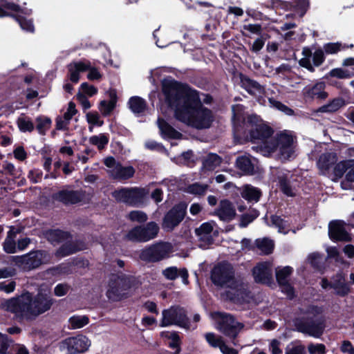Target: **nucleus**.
Here are the masks:
<instances>
[{
    "mask_svg": "<svg viewBox=\"0 0 354 354\" xmlns=\"http://www.w3.org/2000/svg\"><path fill=\"white\" fill-rule=\"evenodd\" d=\"M162 89L176 120L198 129L210 127L213 114L211 110L203 105L202 101L210 103L211 96L203 94V98H201L196 91L169 79L162 81Z\"/></svg>",
    "mask_w": 354,
    "mask_h": 354,
    "instance_id": "1",
    "label": "nucleus"
},
{
    "mask_svg": "<svg viewBox=\"0 0 354 354\" xmlns=\"http://www.w3.org/2000/svg\"><path fill=\"white\" fill-rule=\"evenodd\" d=\"M233 124L236 133L242 129L248 131L251 141L259 143V151L266 156L277 151V155L282 160H289L295 156L294 138L290 133L285 131L277 135L273 139L271 136L273 130L258 115L244 116V107L236 104L232 106Z\"/></svg>",
    "mask_w": 354,
    "mask_h": 354,
    "instance_id": "2",
    "label": "nucleus"
},
{
    "mask_svg": "<svg viewBox=\"0 0 354 354\" xmlns=\"http://www.w3.org/2000/svg\"><path fill=\"white\" fill-rule=\"evenodd\" d=\"M53 304L50 288H41L35 296L26 292L5 301L1 306L3 309L14 313L18 317L33 319L49 310Z\"/></svg>",
    "mask_w": 354,
    "mask_h": 354,
    "instance_id": "3",
    "label": "nucleus"
},
{
    "mask_svg": "<svg viewBox=\"0 0 354 354\" xmlns=\"http://www.w3.org/2000/svg\"><path fill=\"white\" fill-rule=\"evenodd\" d=\"M211 279L215 285L230 288L227 297L234 303L243 304L252 301L248 284L234 277L231 264L223 262L216 265L212 270Z\"/></svg>",
    "mask_w": 354,
    "mask_h": 354,
    "instance_id": "4",
    "label": "nucleus"
},
{
    "mask_svg": "<svg viewBox=\"0 0 354 354\" xmlns=\"http://www.w3.org/2000/svg\"><path fill=\"white\" fill-rule=\"evenodd\" d=\"M321 308L312 306L305 313L304 317L295 322L297 330L301 333L319 338L325 328L324 319Z\"/></svg>",
    "mask_w": 354,
    "mask_h": 354,
    "instance_id": "5",
    "label": "nucleus"
},
{
    "mask_svg": "<svg viewBox=\"0 0 354 354\" xmlns=\"http://www.w3.org/2000/svg\"><path fill=\"white\" fill-rule=\"evenodd\" d=\"M172 325L178 326L186 330H194L196 328V325H192L189 323L184 308L177 306L165 309L162 312L160 326L167 327Z\"/></svg>",
    "mask_w": 354,
    "mask_h": 354,
    "instance_id": "6",
    "label": "nucleus"
},
{
    "mask_svg": "<svg viewBox=\"0 0 354 354\" xmlns=\"http://www.w3.org/2000/svg\"><path fill=\"white\" fill-rule=\"evenodd\" d=\"M130 288L129 278L113 274L109 279L106 295L109 299L118 301L129 295Z\"/></svg>",
    "mask_w": 354,
    "mask_h": 354,
    "instance_id": "7",
    "label": "nucleus"
},
{
    "mask_svg": "<svg viewBox=\"0 0 354 354\" xmlns=\"http://www.w3.org/2000/svg\"><path fill=\"white\" fill-rule=\"evenodd\" d=\"M9 11L17 12L16 19L19 22L21 29L28 32L34 31V25L31 20H28L24 15H30L32 12L30 9H21L17 5L9 3L5 0H0V17H6L10 15Z\"/></svg>",
    "mask_w": 354,
    "mask_h": 354,
    "instance_id": "8",
    "label": "nucleus"
},
{
    "mask_svg": "<svg viewBox=\"0 0 354 354\" xmlns=\"http://www.w3.org/2000/svg\"><path fill=\"white\" fill-rule=\"evenodd\" d=\"M68 75L71 81L77 83L80 80V73L88 71L87 78L89 80H99L102 74L96 67L92 66L88 60L74 62L68 65Z\"/></svg>",
    "mask_w": 354,
    "mask_h": 354,
    "instance_id": "9",
    "label": "nucleus"
},
{
    "mask_svg": "<svg viewBox=\"0 0 354 354\" xmlns=\"http://www.w3.org/2000/svg\"><path fill=\"white\" fill-rule=\"evenodd\" d=\"M212 315L217 322L216 328L230 337L234 338L243 327L242 324L236 322L230 315L215 313Z\"/></svg>",
    "mask_w": 354,
    "mask_h": 354,
    "instance_id": "10",
    "label": "nucleus"
},
{
    "mask_svg": "<svg viewBox=\"0 0 354 354\" xmlns=\"http://www.w3.org/2000/svg\"><path fill=\"white\" fill-rule=\"evenodd\" d=\"M172 245L169 243H158L141 250L140 258L149 262L159 261L169 257Z\"/></svg>",
    "mask_w": 354,
    "mask_h": 354,
    "instance_id": "11",
    "label": "nucleus"
},
{
    "mask_svg": "<svg viewBox=\"0 0 354 354\" xmlns=\"http://www.w3.org/2000/svg\"><path fill=\"white\" fill-rule=\"evenodd\" d=\"M91 340L80 335L65 339L59 344V349L65 354H76L86 351L91 346Z\"/></svg>",
    "mask_w": 354,
    "mask_h": 354,
    "instance_id": "12",
    "label": "nucleus"
},
{
    "mask_svg": "<svg viewBox=\"0 0 354 354\" xmlns=\"http://www.w3.org/2000/svg\"><path fill=\"white\" fill-rule=\"evenodd\" d=\"M159 231L158 225L154 222H149L145 226H137L127 234L128 240L137 242H146L154 239Z\"/></svg>",
    "mask_w": 354,
    "mask_h": 354,
    "instance_id": "13",
    "label": "nucleus"
},
{
    "mask_svg": "<svg viewBox=\"0 0 354 354\" xmlns=\"http://www.w3.org/2000/svg\"><path fill=\"white\" fill-rule=\"evenodd\" d=\"M104 165L108 168L109 175L113 179L118 180H127L131 178L135 170L131 166H122L120 162H116L113 157H108L104 159Z\"/></svg>",
    "mask_w": 354,
    "mask_h": 354,
    "instance_id": "14",
    "label": "nucleus"
},
{
    "mask_svg": "<svg viewBox=\"0 0 354 354\" xmlns=\"http://www.w3.org/2000/svg\"><path fill=\"white\" fill-rule=\"evenodd\" d=\"M186 209L187 205L184 203H180L169 211L163 220V229L171 231L177 226L183 220Z\"/></svg>",
    "mask_w": 354,
    "mask_h": 354,
    "instance_id": "15",
    "label": "nucleus"
},
{
    "mask_svg": "<svg viewBox=\"0 0 354 354\" xmlns=\"http://www.w3.org/2000/svg\"><path fill=\"white\" fill-rule=\"evenodd\" d=\"M143 196L144 190L139 188H122L113 192V196L118 201L133 205L140 203Z\"/></svg>",
    "mask_w": 354,
    "mask_h": 354,
    "instance_id": "16",
    "label": "nucleus"
},
{
    "mask_svg": "<svg viewBox=\"0 0 354 354\" xmlns=\"http://www.w3.org/2000/svg\"><path fill=\"white\" fill-rule=\"evenodd\" d=\"M275 172L278 185L281 192L287 196H294L295 195V186L293 184V176L290 171L285 169H276Z\"/></svg>",
    "mask_w": 354,
    "mask_h": 354,
    "instance_id": "17",
    "label": "nucleus"
},
{
    "mask_svg": "<svg viewBox=\"0 0 354 354\" xmlns=\"http://www.w3.org/2000/svg\"><path fill=\"white\" fill-rule=\"evenodd\" d=\"M303 57L299 60V64L301 66L306 68L310 72L315 71L314 66L311 64L310 57H313V65L315 66H320L324 61V51L322 49L316 50L313 54L308 48H304L302 50Z\"/></svg>",
    "mask_w": 354,
    "mask_h": 354,
    "instance_id": "18",
    "label": "nucleus"
},
{
    "mask_svg": "<svg viewBox=\"0 0 354 354\" xmlns=\"http://www.w3.org/2000/svg\"><path fill=\"white\" fill-rule=\"evenodd\" d=\"M346 224L342 221H332L328 225L330 239L335 241H349L351 236L348 232Z\"/></svg>",
    "mask_w": 354,
    "mask_h": 354,
    "instance_id": "19",
    "label": "nucleus"
},
{
    "mask_svg": "<svg viewBox=\"0 0 354 354\" xmlns=\"http://www.w3.org/2000/svg\"><path fill=\"white\" fill-rule=\"evenodd\" d=\"M195 232L201 242L200 247L205 248L213 243L216 231L214 230V225L212 223H203Z\"/></svg>",
    "mask_w": 354,
    "mask_h": 354,
    "instance_id": "20",
    "label": "nucleus"
},
{
    "mask_svg": "<svg viewBox=\"0 0 354 354\" xmlns=\"http://www.w3.org/2000/svg\"><path fill=\"white\" fill-rule=\"evenodd\" d=\"M253 276L256 282L269 283L272 276V263L263 262L253 268Z\"/></svg>",
    "mask_w": 354,
    "mask_h": 354,
    "instance_id": "21",
    "label": "nucleus"
},
{
    "mask_svg": "<svg viewBox=\"0 0 354 354\" xmlns=\"http://www.w3.org/2000/svg\"><path fill=\"white\" fill-rule=\"evenodd\" d=\"M337 161V157L334 152H328L322 154L317 162V166L323 175H326Z\"/></svg>",
    "mask_w": 354,
    "mask_h": 354,
    "instance_id": "22",
    "label": "nucleus"
},
{
    "mask_svg": "<svg viewBox=\"0 0 354 354\" xmlns=\"http://www.w3.org/2000/svg\"><path fill=\"white\" fill-rule=\"evenodd\" d=\"M330 288L335 295L340 297L346 296L351 292L350 286L342 273H337L331 279Z\"/></svg>",
    "mask_w": 354,
    "mask_h": 354,
    "instance_id": "23",
    "label": "nucleus"
},
{
    "mask_svg": "<svg viewBox=\"0 0 354 354\" xmlns=\"http://www.w3.org/2000/svg\"><path fill=\"white\" fill-rule=\"evenodd\" d=\"M326 84L324 82H317L313 86H307L304 90L303 93L305 97L311 99L324 100L327 97L328 94L324 91Z\"/></svg>",
    "mask_w": 354,
    "mask_h": 354,
    "instance_id": "24",
    "label": "nucleus"
},
{
    "mask_svg": "<svg viewBox=\"0 0 354 354\" xmlns=\"http://www.w3.org/2000/svg\"><path fill=\"white\" fill-rule=\"evenodd\" d=\"M49 261L48 254L44 251H36L26 254L27 270H31L39 267L41 264Z\"/></svg>",
    "mask_w": 354,
    "mask_h": 354,
    "instance_id": "25",
    "label": "nucleus"
},
{
    "mask_svg": "<svg viewBox=\"0 0 354 354\" xmlns=\"http://www.w3.org/2000/svg\"><path fill=\"white\" fill-rule=\"evenodd\" d=\"M219 218L224 221L232 220L236 216V210L233 205L227 200L221 201L216 211Z\"/></svg>",
    "mask_w": 354,
    "mask_h": 354,
    "instance_id": "26",
    "label": "nucleus"
},
{
    "mask_svg": "<svg viewBox=\"0 0 354 354\" xmlns=\"http://www.w3.org/2000/svg\"><path fill=\"white\" fill-rule=\"evenodd\" d=\"M162 274L168 280H174L178 277H181L183 283L188 284V272L185 268L178 269L175 266L167 268L162 270Z\"/></svg>",
    "mask_w": 354,
    "mask_h": 354,
    "instance_id": "27",
    "label": "nucleus"
},
{
    "mask_svg": "<svg viewBox=\"0 0 354 354\" xmlns=\"http://www.w3.org/2000/svg\"><path fill=\"white\" fill-rule=\"evenodd\" d=\"M55 198L65 204H75L82 199V194L79 192L62 190L57 193Z\"/></svg>",
    "mask_w": 354,
    "mask_h": 354,
    "instance_id": "28",
    "label": "nucleus"
},
{
    "mask_svg": "<svg viewBox=\"0 0 354 354\" xmlns=\"http://www.w3.org/2000/svg\"><path fill=\"white\" fill-rule=\"evenodd\" d=\"M157 122L160 133L163 138L178 139L182 136L181 133L176 131L163 120L158 118Z\"/></svg>",
    "mask_w": 354,
    "mask_h": 354,
    "instance_id": "29",
    "label": "nucleus"
},
{
    "mask_svg": "<svg viewBox=\"0 0 354 354\" xmlns=\"http://www.w3.org/2000/svg\"><path fill=\"white\" fill-rule=\"evenodd\" d=\"M242 86L250 94L256 97H260L264 92V88L258 82L248 78L242 80Z\"/></svg>",
    "mask_w": 354,
    "mask_h": 354,
    "instance_id": "30",
    "label": "nucleus"
},
{
    "mask_svg": "<svg viewBox=\"0 0 354 354\" xmlns=\"http://www.w3.org/2000/svg\"><path fill=\"white\" fill-rule=\"evenodd\" d=\"M129 107L135 114H140L146 109L145 101L138 96L131 97L129 100Z\"/></svg>",
    "mask_w": 354,
    "mask_h": 354,
    "instance_id": "31",
    "label": "nucleus"
},
{
    "mask_svg": "<svg viewBox=\"0 0 354 354\" xmlns=\"http://www.w3.org/2000/svg\"><path fill=\"white\" fill-rule=\"evenodd\" d=\"M51 120L44 115H39L35 118L36 129L41 135H45L51 126Z\"/></svg>",
    "mask_w": 354,
    "mask_h": 354,
    "instance_id": "32",
    "label": "nucleus"
},
{
    "mask_svg": "<svg viewBox=\"0 0 354 354\" xmlns=\"http://www.w3.org/2000/svg\"><path fill=\"white\" fill-rule=\"evenodd\" d=\"M243 198L248 201L257 202L260 198L261 192L257 188L251 185H245L241 193Z\"/></svg>",
    "mask_w": 354,
    "mask_h": 354,
    "instance_id": "33",
    "label": "nucleus"
},
{
    "mask_svg": "<svg viewBox=\"0 0 354 354\" xmlns=\"http://www.w3.org/2000/svg\"><path fill=\"white\" fill-rule=\"evenodd\" d=\"M221 160L220 157L215 154L211 153L207 156L203 162V168L207 171H213L220 165Z\"/></svg>",
    "mask_w": 354,
    "mask_h": 354,
    "instance_id": "34",
    "label": "nucleus"
},
{
    "mask_svg": "<svg viewBox=\"0 0 354 354\" xmlns=\"http://www.w3.org/2000/svg\"><path fill=\"white\" fill-rule=\"evenodd\" d=\"M255 243L257 248L264 254L272 253L274 246L273 241L268 238L258 239Z\"/></svg>",
    "mask_w": 354,
    "mask_h": 354,
    "instance_id": "35",
    "label": "nucleus"
},
{
    "mask_svg": "<svg viewBox=\"0 0 354 354\" xmlns=\"http://www.w3.org/2000/svg\"><path fill=\"white\" fill-rule=\"evenodd\" d=\"M46 236L48 240L53 243L67 240L70 236L68 233L59 230H49L46 232Z\"/></svg>",
    "mask_w": 354,
    "mask_h": 354,
    "instance_id": "36",
    "label": "nucleus"
},
{
    "mask_svg": "<svg viewBox=\"0 0 354 354\" xmlns=\"http://www.w3.org/2000/svg\"><path fill=\"white\" fill-rule=\"evenodd\" d=\"M70 328L72 329H79L89 323V318L86 315H73L68 319Z\"/></svg>",
    "mask_w": 354,
    "mask_h": 354,
    "instance_id": "37",
    "label": "nucleus"
},
{
    "mask_svg": "<svg viewBox=\"0 0 354 354\" xmlns=\"http://www.w3.org/2000/svg\"><path fill=\"white\" fill-rule=\"evenodd\" d=\"M347 171L344 180L341 183V187L343 189H351L352 183H354V160H352Z\"/></svg>",
    "mask_w": 354,
    "mask_h": 354,
    "instance_id": "38",
    "label": "nucleus"
},
{
    "mask_svg": "<svg viewBox=\"0 0 354 354\" xmlns=\"http://www.w3.org/2000/svg\"><path fill=\"white\" fill-rule=\"evenodd\" d=\"M109 140V137L104 133H100L89 138V142L91 145L96 146L100 150L104 148V147L108 144Z\"/></svg>",
    "mask_w": 354,
    "mask_h": 354,
    "instance_id": "39",
    "label": "nucleus"
},
{
    "mask_svg": "<svg viewBox=\"0 0 354 354\" xmlns=\"http://www.w3.org/2000/svg\"><path fill=\"white\" fill-rule=\"evenodd\" d=\"M292 272V268L290 266L277 268L276 269V278L279 284L288 282V279Z\"/></svg>",
    "mask_w": 354,
    "mask_h": 354,
    "instance_id": "40",
    "label": "nucleus"
},
{
    "mask_svg": "<svg viewBox=\"0 0 354 354\" xmlns=\"http://www.w3.org/2000/svg\"><path fill=\"white\" fill-rule=\"evenodd\" d=\"M353 46V44L346 46L339 42L328 43L324 46V50L328 54H335L339 51L345 50L348 47L352 48Z\"/></svg>",
    "mask_w": 354,
    "mask_h": 354,
    "instance_id": "41",
    "label": "nucleus"
},
{
    "mask_svg": "<svg viewBox=\"0 0 354 354\" xmlns=\"http://www.w3.org/2000/svg\"><path fill=\"white\" fill-rule=\"evenodd\" d=\"M17 123L22 132H31L34 129V124L29 118L21 116L17 119Z\"/></svg>",
    "mask_w": 354,
    "mask_h": 354,
    "instance_id": "42",
    "label": "nucleus"
},
{
    "mask_svg": "<svg viewBox=\"0 0 354 354\" xmlns=\"http://www.w3.org/2000/svg\"><path fill=\"white\" fill-rule=\"evenodd\" d=\"M352 162V160L340 161L335 163L333 166V173L336 177H342L343 174L348 170L349 165Z\"/></svg>",
    "mask_w": 354,
    "mask_h": 354,
    "instance_id": "43",
    "label": "nucleus"
},
{
    "mask_svg": "<svg viewBox=\"0 0 354 354\" xmlns=\"http://www.w3.org/2000/svg\"><path fill=\"white\" fill-rule=\"evenodd\" d=\"M271 222L272 225L278 228V232L283 234H287L288 230V223L283 218L278 216H271Z\"/></svg>",
    "mask_w": 354,
    "mask_h": 354,
    "instance_id": "44",
    "label": "nucleus"
},
{
    "mask_svg": "<svg viewBox=\"0 0 354 354\" xmlns=\"http://www.w3.org/2000/svg\"><path fill=\"white\" fill-rule=\"evenodd\" d=\"M79 249H77L76 247L73 245L71 243H66V244L63 245L57 252H56V256L58 257H64L68 255H70L76 251H77Z\"/></svg>",
    "mask_w": 354,
    "mask_h": 354,
    "instance_id": "45",
    "label": "nucleus"
},
{
    "mask_svg": "<svg viewBox=\"0 0 354 354\" xmlns=\"http://www.w3.org/2000/svg\"><path fill=\"white\" fill-rule=\"evenodd\" d=\"M239 169L244 172H250L252 171V165L250 160L246 156L239 157L236 162Z\"/></svg>",
    "mask_w": 354,
    "mask_h": 354,
    "instance_id": "46",
    "label": "nucleus"
},
{
    "mask_svg": "<svg viewBox=\"0 0 354 354\" xmlns=\"http://www.w3.org/2000/svg\"><path fill=\"white\" fill-rule=\"evenodd\" d=\"M205 337L207 342L212 347H218L221 349L222 346L225 344L223 339L221 337H218L212 333H206Z\"/></svg>",
    "mask_w": 354,
    "mask_h": 354,
    "instance_id": "47",
    "label": "nucleus"
},
{
    "mask_svg": "<svg viewBox=\"0 0 354 354\" xmlns=\"http://www.w3.org/2000/svg\"><path fill=\"white\" fill-rule=\"evenodd\" d=\"M345 102L342 98H336L322 107L324 111L335 112L344 106Z\"/></svg>",
    "mask_w": 354,
    "mask_h": 354,
    "instance_id": "48",
    "label": "nucleus"
},
{
    "mask_svg": "<svg viewBox=\"0 0 354 354\" xmlns=\"http://www.w3.org/2000/svg\"><path fill=\"white\" fill-rule=\"evenodd\" d=\"M86 120L88 124L92 125L89 127V131H93V126L101 127L103 124V121L100 120V115L96 112H88L86 115Z\"/></svg>",
    "mask_w": 354,
    "mask_h": 354,
    "instance_id": "49",
    "label": "nucleus"
},
{
    "mask_svg": "<svg viewBox=\"0 0 354 354\" xmlns=\"http://www.w3.org/2000/svg\"><path fill=\"white\" fill-rule=\"evenodd\" d=\"M127 218L130 221L137 223H144L148 218L147 214L140 210H133L130 212L128 214Z\"/></svg>",
    "mask_w": 354,
    "mask_h": 354,
    "instance_id": "50",
    "label": "nucleus"
},
{
    "mask_svg": "<svg viewBox=\"0 0 354 354\" xmlns=\"http://www.w3.org/2000/svg\"><path fill=\"white\" fill-rule=\"evenodd\" d=\"M115 107V101L111 100L110 101L103 100L100 103L99 110L104 116L109 115Z\"/></svg>",
    "mask_w": 354,
    "mask_h": 354,
    "instance_id": "51",
    "label": "nucleus"
},
{
    "mask_svg": "<svg viewBox=\"0 0 354 354\" xmlns=\"http://www.w3.org/2000/svg\"><path fill=\"white\" fill-rule=\"evenodd\" d=\"M207 185H201L199 183H194L187 188V192L189 194L195 195H202L205 193L207 189Z\"/></svg>",
    "mask_w": 354,
    "mask_h": 354,
    "instance_id": "52",
    "label": "nucleus"
},
{
    "mask_svg": "<svg viewBox=\"0 0 354 354\" xmlns=\"http://www.w3.org/2000/svg\"><path fill=\"white\" fill-rule=\"evenodd\" d=\"M269 103L271 106L283 112L286 115H291L293 114V111L291 109L279 101L270 98Z\"/></svg>",
    "mask_w": 354,
    "mask_h": 354,
    "instance_id": "53",
    "label": "nucleus"
},
{
    "mask_svg": "<svg viewBox=\"0 0 354 354\" xmlns=\"http://www.w3.org/2000/svg\"><path fill=\"white\" fill-rule=\"evenodd\" d=\"M3 249L7 253H15L16 252V244L14 239L11 236V232H9L4 241Z\"/></svg>",
    "mask_w": 354,
    "mask_h": 354,
    "instance_id": "54",
    "label": "nucleus"
},
{
    "mask_svg": "<svg viewBox=\"0 0 354 354\" xmlns=\"http://www.w3.org/2000/svg\"><path fill=\"white\" fill-rule=\"evenodd\" d=\"M285 354H305V348L301 345L290 344L286 346Z\"/></svg>",
    "mask_w": 354,
    "mask_h": 354,
    "instance_id": "55",
    "label": "nucleus"
},
{
    "mask_svg": "<svg viewBox=\"0 0 354 354\" xmlns=\"http://www.w3.org/2000/svg\"><path fill=\"white\" fill-rule=\"evenodd\" d=\"M310 354H325L326 346L323 344H310L308 346Z\"/></svg>",
    "mask_w": 354,
    "mask_h": 354,
    "instance_id": "56",
    "label": "nucleus"
},
{
    "mask_svg": "<svg viewBox=\"0 0 354 354\" xmlns=\"http://www.w3.org/2000/svg\"><path fill=\"white\" fill-rule=\"evenodd\" d=\"M16 287V282L15 281H10L9 282H1L0 283V291L4 292L7 294L12 292Z\"/></svg>",
    "mask_w": 354,
    "mask_h": 354,
    "instance_id": "57",
    "label": "nucleus"
},
{
    "mask_svg": "<svg viewBox=\"0 0 354 354\" xmlns=\"http://www.w3.org/2000/svg\"><path fill=\"white\" fill-rule=\"evenodd\" d=\"M82 93H85L88 96H93L97 93V89L94 86L89 85L88 83H82L80 86Z\"/></svg>",
    "mask_w": 354,
    "mask_h": 354,
    "instance_id": "58",
    "label": "nucleus"
},
{
    "mask_svg": "<svg viewBox=\"0 0 354 354\" xmlns=\"http://www.w3.org/2000/svg\"><path fill=\"white\" fill-rule=\"evenodd\" d=\"M69 286L65 283L57 285L54 289V293L57 297H62L67 294L69 290Z\"/></svg>",
    "mask_w": 354,
    "mask_h": 354,
    "instance_id": "59",
    "label": "nucleus"
},
{
    "mask_svg": "<svg viewBox=\"0 0 354 354\" xmlns=\"http://www.w3.org/2000/svg\"><path fill=\"white\" fill-rule=\"evenodd\" d=\"M243 30L248 31L252 34L260 35L261 26L260 24H245L243 26Z\"/></svg>",
    "mask_w": 354,
    "mask_h": 354,
    "instance_id": "60",
    "label": "nucleus"
},
{
    "mask_svg": "<svg viewBox=\"0 0 354 354\" xmlns=\"http://www.w3.org/2000/svg\"><path fill=\"white\" fill-rule=\"evenodd\" d=\"M77 113V109H75V105L73 102H69L68 109L64 113L63 118H65L68 122L71 121L73 116H74Z\"/></svg>",
    "mask_w": 354,
    "mask_h": 354,
    "instance_id": "61",
    "label": "nucleus"
},
{
    "mask_svg": "<svg viewBox=\"0 0 354 354\" xmlns=\"http://www.w3.org/2000/svg\"><path fill=\"white\" fill-rule=\"evenodd\" d=\"M281 342L277 339H272L270 342L269 350L272 354H281L282 350L280 348Z\"/></svg>",
    "mask_w": 354,
    "mask_h": 354,
    "instance_id": "62",
    "label": "nucleus"
},
{
    "mask_svg": "<svg viewBox=\"0 0 354 354\" xmlns=\"http://www.w3.org/2000/svg\"><path fill=\"white\" fill-rule=\"evenodd\" d=\"M330 75L331 77H335L337 78H347L349 77L348 72L342 68H337L330 71Z\"/></svg>",
    "mask_w": 354,
    "mask_h": 354,
    "instance_id": "63",
    "label": "nucleus"
},
{
    "mask_svg": "<svg viewBox=\"0 0 354 354\" xmlns=\"http://www.w3.org/2000/svg\"><path fill=\"white\" fill-rule=\"evenodd\" d=\"M340 351L346 354H354V346L351 342L344 340L340 346Z\"/></svg>",
    "mask_w": 354,
    "mask_h": 354,
    "instance_id": "64",
    "label": "nucleus"
}]
</instances>
